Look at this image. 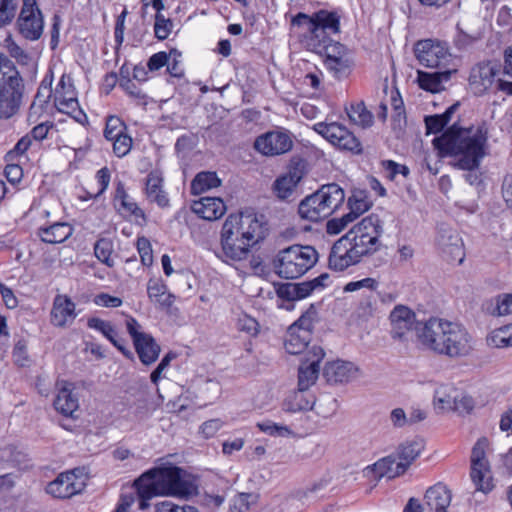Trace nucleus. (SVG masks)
Returning <instances> with one entry per match:
<instances>
[{"mask_svg":"<svg viewBox=\"0 0 512 512\" xmlns=\"http://www.w3.org/2000/svg\"><path fill=\"white\" fill-rule=\"evenodd\" d=\"M19 33L27 40L36 41L44 29V19L36 0H23L17 20Z\"/></svg>","mask_w":512,"mask_h":512,"instance_id":"nucleus-16","label":"nucleus"},{"mask_svg":"<svg viewBox=\"0 0 512 512\" xmlns=\"http://www.w3.org/2000/svg\"><path fill=\"white\" fill-rule=\"evenodd\" d=\"M317 315V310L314 304H310L309 308L295 321L292 325H296L298 329H306L312 332L313 321Z\"/></svg>","mask_w":512,"mask_h":512,"instance_id":"nucleus-64","label":"nucleus"},{"mask_svg":"<svg viewBox=\"0 0 512 512\" xmlns=\"http://www.w3.org/2000/svg\"><path fill=\"white\" fill-rule=\"evenodd\" d=\"M133 345L141 363L146 366L153 364L161 352L160 345L151 334H146Z\"/></svg>","mask_w":512,"mask_h":512,"instance_id":"nucleus-36","label":"nucleus"},{"mask_svg":"<svg viewBox=\"0 0 512 512\" xmlns=\"http://www.w3.org/2000/svg\"><path fill=\"white\" fill-rule=\"evenodd\" d=\"M307 173L306 160L294 157L290 160L285 174L276 178L273 183V192L280 200H289L296 192L298 184Z\"/></svg>","mask_w":512,"mask_h":512,"instance_id":"nucleus-14","label":"nucleus"},{"mask_svg":"<svg viewBox=\"0 0 512 512\" xmlns=\"http://www.w3.org/2000/svg\"><path fill=\"white\" fill-rule=\"evenodd\" d=\"M23 84L20 76L0 86V118L12 117L20 108Z\"/></svg>","mask_w":512,"mask_h":512,"instance_id":"nucleus-21","label":"nucleus"},{"mask_svg":"<svg viewBox=\"0 0 512 512\" xmlns=\"http://www.w3.org/2000/svg\"><path fill=\"white\" fill-rule=\"evenodd\" d=\"M320 194L316 192L306 196L298 206L299 216L310 222H318L329 217L327 211L322 206Z\"/></svg>","mask_w":512,"mask_h":512,"instance_id":"nucleus-28","label":"nucleus"},{"mask_svg":"<svg viewBox=\"0 0 512 512\" xmlns=\"http://www.w3.org/2000/svg\"><path fill=\"white\" fill-rule=\"evenodd\" d=\"M222 180L215 171H201L194 175V195L219 188Z\"/></svg>","mask_w":512,"mask_h":512,"instance_id":"nucleus-43","label":"nucleus"},{"mask_svg":"<svg viewBox=\"0 0 512 512\" xmlns=\"http://www.w3.org/2000/svg\"><path fill=\"white\" fill-rule=\"evenodd\" d=\"M451 240L452 242L441 253L447 261L462 264L465 258L463 241L460 236H453Z\"/></svg>","mask_w":512,"mask_h":512,"instance_id":"nucleus-50","label":"nucleus"},{"mask_svg":"<svg viewBox=\"0 0 512 512\" xmlns=\"http://www.w3.org/2000/svg\"><path fill=\"white\" fill-rule=\"evenodd\" d=\"M315 192L321 195L322 206L329 216L338 210L345 201V192L336 183L323 185Z\"/></svg>","mask_w":512,"mask_h":512,"instance_id":"nucleus-29","label":"nucleus"},{"mask_svg":"<svg viewBox=\"0 0 512 512\" xmlns=\"http://www.w3.org/2000/svg\"><path fill=\"white\" fill-rule=\"evenodd\" d=\"M487 345L494 348L512 346V323L493 330L486 338Z\"/></svg>","mask_w":512,"mask_h":512,"instance_id":"nucleus-46","label":"nucleus"},{"mask_svg":"<svg viewBox=\"0 0 512 512\" xmlns=\"http://www.w3.org/2000/svg\"><path fill=\"white\" fill-rule=\"evenodd\" d=\"M390 336L393 340L407 343L416 335V326L419 322L415 312L405 305H396L389 315Z\"/></svg>","mask_w":512,"mask_h":512,"instance_id":"nucleus-13","label":"nucleus"},{"mask_svg":"<svg viewBox=\"0 0 512 512\" xmlns=\"http://www.w3.org/2000/svg\"><path fill=\"white\" fill-rule=\"evenodd\" d=\"M140 507L155 496H182L187 493L183 470L170 463L159 465L143 473L134 481Z\"/></svg>","mask_w":512,"mask_h":512,"instance_id":"nucleus-3","label":"nucleus"},{"mask_svg":"<svg viewBox=\"0 0 512 512\" xmlns=\"http://www.w3.org/2000/svg\"><path fill=\"white\" fill-rule=\"evenodd\" d=\"M457 391L449 386H441L436 389L434 395L435 408L442 411H453Z\"/></svg>","mask_w":512,"mask_h":512,"instance_id":"nucleus-45","label":"nucleus"},{"mask_svg":"<svg viewBox=\"0 0 512 512\" xmlns=\"http://www.w3.org/2000/svg\"><path fill=\"white\" fill-rule=\"evenodd\" d=\"M487 311L493 316H505L512 313V294H500L496 296L487 307Z\"/></svg>","mask_w":512,"mask_h":512,"instance_id":"nucleus-47","label":"nucleus"},{"mask_svg":"<svg viewBox=\"0 0 512 512\" xmlns=\"http://www.w3.org/2000/svg\"><path fill=\"white\" fill-rule=\"evenodd\" d=\"M18 76L19 73L16 70L13 62L3 54H0V86L6 84L8 81Z\"/></svg>","mask_w":512,"mask_h":512,"instance_id":"nucleus-58","label":"nucleus"},{"mask_svg":"<svg viewBox=\"0 0 512 512\" xmlns=\"http://www.w3.org/2000/svg\"><path fill=\"white\" fill-rule=\"evenodd\" d=\"M323 47L319 49H309L310 51L324 56L325 67L333 73L336 78L347 76L353 65L349 56V49L338 41L328 40L322 43Z\"/></svg>","mask_w":512,"mask_h":512,"instance_id":"nucleus-11","label":"nucleus"},{"mask_svg":"<svg viewBox=\"0 0 512 512\" xmlns=\"http://www.w3.org/2000/svg\"><path fill=\"white\" fill-rule=\"evenodd\" d=\"M444 73H427L423 71H418V84L419 87L425 91H429L432 93L438 92L441 88L442 83V75Z\"/></svg>","mask_w":512,"mask_h":512,"instance_id":"nucleus-51","label":"nucleus"},{"mask_svg":"<svg viewBox=\"0 0 512 512\" xmlns=\"http://www.w3.org/2000/svg\"><path fill=\"white\" fill-rule=\"evenodd\" d=\"M489 128L486 121L467 128L454 123L433 139L442 156H460L457 166L462 170H477L489 154Z\"/></svg>","mask_w":512,"mask_h":512,"instance_id":"nucleus-1","label":"nucleus"},{"mask_svg":"<svg viewBox=\"0 0 512 512\" xmlns=\"http://www.w3.org/2000/svg\"><path fill=\"white\" fill-rule=\"evenodd\" d=\"M175 151L182 167L184 181L187 183L190 172V162L192 160V135L190 133L184 134L177 139Z\"/></svg>","mask_w":512,"mask_h":512,"instance_id":"nucleus-38","label":"nucleus"},{"mask_svg":"<svg viewBox=\"0 0 512 512\" xmlns=\"http://www.w3.org/2000/svg\"><path fill=\"white\" fill-rule=\"evenodd\" d=\"M226 212V206L220 197H202L194 200V214L207 221H215Z\"/></svg>","mask_w":512,"mask_h":512,"instance_id":"nucleus-26","label":"nucleus"},{"mask_svg":"<svg viewBox=\"0 0 512 512\" xmlns=\"http://www.w3.org/2000/svg\"><path fill=\"white\" fill-rule=\"evenodd\" d=\"M325 356L324 350L319 346H313L308 352L307 358L298 370V388L308 390L317 380L320 371V362Z\"/></svg>","mask_w":512,"mask_h":512,"instance_id":"nucleus-23","label":"nucleus"},{"mask_svg":"<svg viewBox=\"0 0 512 512\" xmlns=\"http://www.w3.org/2000/svg\"><path fill=\"white\" fill-rule=\"evenodd\" d=\"M54 105L59 112L71 116L79 123H83L87 119L86 114L79 106L73 79L68 74H63L56 85Z\"/></svg>","mask_w":512,"mask_h":512,"instance_id":"nucleus-10","label":"nucleus"},{"mask_svg":"<svg viewBox=\"0 0 512 512\" xmlns=\"http://www.w3.org/2000/svg\"><path fill=\"white\" fill-rule=\"evenodd\" d=\"M489 440L479 438L472 447L470 456V478L477 491L488 494L494 488L490 462L487 458Z\"/></svg>","mask_w":512,"mask_h":512,"instance_id":"nucleus-7","label":"nucleus"},{"mask_svg":"<svg viewBox=\"0 0 512 512\" xmlns=\"http://www.w3.org/2000/svg\"><path fill=\"white\" fill-rule=\"evenodd\" d=\"M329 275L320 274L318 277L298 283H281L276 287L278 298L288 302L286 309L290 310L294 307L293 302L309 297L314 291H320L326 287V281Z\"/></svg>","mask_w":512,"mask_h":512,"instance_id":"nucleus-12","label":"nucleus"},{"mask_svg":"<svg viewBox=\"0 0 512 512\" xmlns=\"http://www.w3.org/2000/svg\"><path fill=\"white\" fill-rule=\"evenodd\" d=\"M501 73V65L493 62H480L470 72L469 83L476 93L483 94L497 82L496 77Z\"/></svg>","mask_w":512,"mask_h":512,"instance_id":"nucleus-22","label":"nucleus"},{"mask_svg":"<svg viewBox=\"0 0 512 512\" xmlns=\"http://www.w3.org/2000/svg\"><path fill=\"white\" fill-rule=\"evenodd\" d=\"M114 201L116 204H119L120 210L130 216H133L137 223L143 224L146 222L144 211L128 195L122 182H118L117 184Z\"/></svg>","mask_w":512,"mask_h":512,"instance_id":"nucleus-31","label":"nucleus"},{"mask_svg":"<svg viewBox=\"0 0 512 512\" xmlns=\"http://www.w3.org/2000/svg\"><path fill=\"white\" fill-rule=\"evenodd\" d=\"M75 317V303L65 295H57L51 310V323L54 326L63 327L68 322H72Z\"/></svg>","mask_w":512,"mask_h":512,"instance_id":"nucleus-27","label":"nucleus"},{"mask_svg":"<svg viewBox=\"0 0 512 512\" xmlns=\"http://www.w3.org/2000/svg\"><path fill=\"white\" fill-rule=\"evenodd\" d=\"M111 141L113 142V152L117 157L126 156L132 148V138L127 133Z\"/></svg>","mask_w":512,"mask_h":512,"instance_id":"nucleus-63","label":"nucleus"},{"mask_svg":"<svg viewBox=\"0 0 512 512\" xmlns=\"http://www.w3.org/2000/svg\"><path fill=\"white\" fill-rule=\"evenodd\" d=\"M314 130L341 151L352 155L363 153L361 141L340 123L319 122L314 125Z\"/></svg>","mask_w":512,"mask_h":512,"instance_id":"nucleus-8","label":"nucleus"},{"mask_svg":"<svg viewBox=\"0 0 512 512\" xmlns=\"http://www.w3.org/2000/svg\"><path fill=\"white\" fill-rule=\"evenodd\" d=\"M256 426L260 431L270 436H286L291 434L289 427L285 425H279L270 420L258 422Z\"/></svg>","mask_w":512,"mask_h":512,"instance_id":"nucleus-60","label":"nucleus"},{"mask_svg":"<svg viewBox=\"0 0 512 512\" xmlns=\"http://www.w3.org/2000/svg\"><path fill=\"white\" fill-rule=\"evenodd\" d=\"M137 250L144 266H151L153 263V251L150 241L146 237H139L137 239Z\"/></svg>","mask_w":512,"mask_h":512,"instance_id":"nucleus-61","label":"nucleus"},{"mask_svg":"<svg viewBox=\"0 0 512 512\" xmlns=\"http://www.w3.org/2000/svg\"><path fill=\"white\" fill-rule=\"evenodd\" d=\"M452 321L439 317H430L416 326V339L427 350L438 355V343H441L446 336V330L451 326Z\"/></svg>","mask_w":512,"mask_h":512,"instance_id":"nucleus-15","label":"nucleus"},{"mask_svg":"<svg viewBox=\"0 0 512 512\" xmlns=\"http://www.w3.org/2000/svg\"><path fill=\"white\" fill-rule=\"evenodd\" d=\"M194 383L197 386V394L195 395L197 402L194 405H197L199 408L213 403L220 396L221 386L218 381L199 378L197 380L194 379Z\"/></svg>","mask_w":512,"mask_h":512,"instance_id":"nucleus-32","label":"nucleus"},{"mask_svg":"<svg viewBox=\"0 0 512 512\" xmlns=\"http://www.w3.org/2000/svg\"><path fill=\"white\" fill-rule=\"evenodd\" d=\"M451 499V491L442 483H437L428 488L425 493L426 504L430 509L435 511H447Z\"/></svg>","mask_w":512,"mask_h":512,"instance_id":"nucleus-35","label":"nucleus"},{"mask_svg":"<svg viewBox=\"0 0 512 512\" xmlns=\"http://www.w3.org/2000/svg\"><path fill=\"white\" fill-rule=\"evenodd\" d=\"M310 340V331L298 329L296 325H291L287 330L284 347L289 354H301L306 350Z\"/></svg>","mask_w":512,"mask_h":512,"instance_id":"nucleus-33","label":"nucleus"},{"mask_svg":"<svg viewBox=\"0 0 512 512\" xmlns=\"http://www.w3.org/2000/svg\"><path fill=\"white\" fill-rule=\"evenodd\" d=\"M341 16L336 10L319 9L311 15L298 12L290 19V30L301 36L307 49H319L341 32Z\"/></svg>","mask_w":512,"mask_h":512,"instance_id":"nucleus-4","label":"nucleus"},{"mask_svg":"<svg viewBox=\"0 0 512 512\" xmlns=\"http://www.w3.org/2000/svg\"><path fill=\"white\" fill-rule=\"evenodd\" d=\"M444 336L445 339L437 346L440 349L439 356L459 359L467 357L472 352V336L463 325L452 322Z\"/></svg>","mask_w":512,"mask_h":512,"instance_id":"nucleus-9","label":"nucleus"},{"mask_svg":"<svg viewBox=\"0 0 512 512\" xmlns=\"http://www.w3.org/2000/svg\"><path fill=\"white\" fill-rule=\"evenodd\" d=\"M414 51L419 63L427 68L441 67L448 57L447 48L442 43L431 39L418 41Z\"/></svg>","mask_w":512,"mask_h":512,"instance_id":"nucleus-20","label":"nucleus"},{"mask_svg":"<svg viewBox=\"0 0 512 512\" xmlns=\"http://www.w3.org/2000/svg\"><path fill=\"white\" fill-rule=\"evenodd\" d=\"M364 472L366 476L371 474L376 480L383 477L392 479L405 473V467L398 462L396 456L388 455L367 466Z\"/></svg>","mask_w":512,"mask_h":512,"instance_id":"nucleus-24","label":"nucleus"},{"mask_svg":"<svg viewBox=\"0 0 512 512\" xmlns=\"http://www.w3.org/2000/svg\"><path fill=\"white\" fill-rule=\"evenodd\" d=\"M52 81L53 74L50 72L49 75H46L42 80L38 91L35 95L34 101L32 103V108L38 105L40 108H43L44 105L48 103L51 97L54 98V91L52 90Z\"/></svg>","mask_w":512,"mask_h":512,"instance_id":"nucleus-48","label":"nucleus"},{"mask_svg":"<svg viewBox=\"0 0 512 512\" xmlns=\"http://www.w3.org/2000/svg\"><path fill=\"white\" fill-rule=\"evenodd\" d=\"M163 178L157 171H152L146 178L145 193L150 202L164 208L169 205V198L162 187Z\"/></svg>","mask_w":512,"mask_h":512,"instance_id":"nucleus-34","label":"nucleus"},{"mask_svg":"<svg viewBox=\"0 0 512 512\" xmlns=\"http://www.w3.org/2000/svg\"><path fill=\"white\" fill-rule=\"evenodd\" d=\"M237 329L250 336H256L259 332V323L247 314H242L237 319Z\"/></svg>","mask_w":512,"mask_h":512,"instance_id":"nucleus-62","label":"nucleus"},{"mask_svg":"<svg viewBox=\"0 0 512 512\" xmlns=\"http://www.w3.org/2000/svg\"><path fill=\"white\" fill-rule=\"evenodd\" d=\"M196 477L194 476V502L211 509L220 507L224 502V497L220 495H212L207 492L201 494L197 484L195 483Z\"/></svg>","mask_w":512,"mask_h":512,"instance_id":"nucleus-54","label":"nucleus"},{"mask_svg":"<svg viewBox=\"0 0 512 512\" xmlns=\"http://www.w3.org/2000/svg\"><path fill=\"white\" fill-rule=\"evenodd\" d=\"M383 232V221L372 213L355 224L344 236L363 259L380 250Z\"/></svg>","mask_w":512,"mask_h":512,"instance_id":"nucleus-6","label":"nucleus"},{"mask_svg":"<svg viewBox=\"0 0 512 512\" xmlns=\"http://www.w3.org/2000/svg\"><path fill=\"white\" fill-rule=\"evenodd\" d=\"M423 448L424 444L421 439L406 441L399 446L396 458L401 465H404L405 471L420 455Z\"/></svg>","mask_w":512,"mask_h":512,"instance_id":"nucleus-41","label":"nucleus"},{"mask_svg":"<svg viewBox=\"0 0 512 512\" xmlns=\"http://www.w3.org/2000/svg\"><path fill=\"white\" fill-rule=\"evenodd\" d=\"M356 371L353 363L337 360L326 364L324 376L329 383H344L352 379Z\"/></svg>","mask_w":512,"mask_h":512,"instance_id":"nucleus-30","label":"nucleus"},{"mask_svg":"<svg viewBox=\"0 0 512 512\" xmlns=\"http://www.w3.org/2000/svg\"><path fill=\"white\" fill-rule=\"evenodd\" d=\"M347 204L350 210L348 213L354 219L366 212L371 206V202L367 200L363 192L354 193L348 198Z\"/></svg>","mask_w":512,"mask_h":512,"instance_id":"nucleus-52","label":"nucleus"},{"mask_svg":"<svg viewBox=\"0 0 512 512\" xmlns=\"http://www.w3.org/2000/svg\"><path fill=\"white\" fill-rule=\"evenodd\" d=\"M263 224L253 214L229 215L221 230V251L224 261H241L248 257L250 248L263 240Z\"/></svg>","mask_w":512,"mask_h":512,"instance_id":"nucleus-2","label":"nucleus"},{"mask_svg":"<svg viewBox=\"0 0 512 512\" xmlns=\"http://www.w3.org/2000/svg\"><path fill=\"white\" fill-rule=\"evenodd\" d=\"M307 391L298 388L297 392L285 400L284 410L292 413L311 410L315 404V397Z\"/></svg>","mask_w":512,"mask_h":512,"instance_id":"nucleus-40","label":"nucleus"},{"mask_svg":"<svg viewBox=\"0 0 512 512\" xmlns=\"http://www.w3.org/2000/svg\"><path fill=\"white\" fill-rule=\"evenodd\" d=\"M459 107V103L449 106L442 114L426 116L424 121L427 134H438L450 122L453 114Z\"/></svg>","mask_w":512,"mask_h":512,"instance_id":"nucleus-42","label":"nucleus"},{"mask_svg":"<svg viewBox=\"0 0 512 512\" xmlns=\"http://www.w3.org/2000/svg\"><path fill=\"white\" fill-rule=\"evenodd\" d=\"M149 299L163 308H169L174 302V295L167 291V287L160 279H150L147 283Z\"/></svg>","mask_w":512,"mask_h":512,"instance_id":"nucleus-39","label":"nucleus"},{"mask_svg":"<svg viewBox=\"0 0 512 512\" xmlns=\"http://www.w3.org/2000/svg\"><path fill=\"white\" fill-rule=\"evenodd\" d=\"M125 130L126 125L120 117L110 115L106 118V125L104 129V137L106 140L111 141L112 139L123 135Z\"/></svg>","mask_w":512,"mask_h":512,"instance_id":"nucleus-53","label":"nucleus"},{"mask_svg":"<svg viewBox=\"0 0 512 512\" xmlns=\"http://www.w3.org/2000/svg\"><path fill=\"white\" fill-rule=\"evenodd\" d=\"M292 147V135L285 129L268 131L254 141V148L265 156L282 155L289 152Z\"/></svg>","mask_w":512,"mask_h":512,"instance_id":"nucleus-18","label":"nucleus"},{"mask_svg":"<svg viewBox=\"0 0 512 512\" xmlns=\"http://www.w3.org/2000/svg\"><path fill=\"white\" fill-rule=\"evenodd\" d=\"M86 486V478L81 469H74L58 475L51 481L46 492L55 498L66 499L80 493Z\"/></svg>","mask_w":512,"mask_h":512,"instance_id":"nucleus-17","label":"nucleus"},{"mask_svg":"<svg viewBox=\"0 0 512 512\" xmlns=\"http://www.w3.org/2000/svg\"><path fill=\"white\" fill-rule=\"evenodd\" d=\"M73 233V228L65 222H57L47 227H40L38 235L41 240L49 244L62 243Z\"/></svg>","mask_w":512,"mask_h":512,"instance_id":"nucleus-37","label":"nucleus"},{"mask_svg":"<svg viewBox=\"0 0 512 512\" xmlns=\"http://www.w3.org/2000/svg\"><path fill=\"white\" fill-rule=\"evenodd\" d=\"M346 113L351 122L363 128L370 127L373 124V114L362 101L351 104L346 108Z\"/></svg>","mask_w":512,"mask_h":512,"instance_id":"nucleus-44","label":"nucleus"},{"mask_svg":"<svg viewBox=\"0 0 512 512\" xmlns=\"http://www.w3.org/2000/svg\"><path fill=\"white\" fill-rule=\"evenodd\" d=\"M56 386L58 393L53 402L55 409L66 417H72L79 407L78 397L73 393V384L67 381H59Z\"/></svg>","mask_w":512,"mask_h":512,"instance_id":"nucleus-25","label":"nucleus"},{"mask_svg":"<svg viewBox=\"0 0 512 512\" xmlns=\"http://www.w3.org/2000/svg\"><path fill=\"white\" fill-rule=\"evenodd\" d=\"M362 261L357 249L351 245L345 236L339 238L331 247L328 266L331 270L342 272L350 266L357 265Z\"/></svg>","mask_w":512,"mask_h":512,"instance_id":"nucleus-19","label":"nucleus"},{"mask_svg":"<svg viewBox=\"0 0 512 512\" xmlns=\"http://www.w3.org/2000/svg\"><path fill=\"white\" fill-rule=\"evenodd\" d=\"M17 7L18 0H0V28L13 21Z\"/></svg>","mask_w":512,"mask_h":512,"instance_id":"nucleus-55","label":"nucleus"},{"mask_svg":"<svg viewBox=\"0 0 512 512\" xmlns=\"http://www.w3.org/2000/svg\"><path fill=\"white\" fill-rule=\"evenodd\" d=\"M355 219L349 214H345L339 218L329 219L326 223V232L329 235H337L342 232L349 223Z\"/></svg>","mask_w":512,"mask_h":512,"instance_id":"nucleus-59","label":"nucleus"},{"mask_svg":"<svg viewBox=\"0 0 512 512\" xmlns=\"http://www.w3.org/2000/svg\"><path fill=\"white\" fill-rule=\"evenodd\" d=\"M173 29V22L163 14L155 15L154 34L159 40H165L169 37Z\"/></svg>","mask_w":512,"mask_h":512,"instance_id":"nucleus-56","label":"nucleus"},{"mask_svg":"<svg viewBox=\"0 0 512 512\" xmlns=\"http://www.w3.org/2000/svg\"><path fill=\"white\" fill-rule=\"evenodd\" d=\"M113 253V242L108 238H100L94 245V254L96 258L107 265L114 266V260L111 257Z\"/></svg>","mask_w":512,"mask_h":512,"instance_id":"nucleus-49","label":"nucleus"},{"mask_svg":"<svg viewBox=\"0 0 512 512\" xmlns=\"http://www.w3.org/2000/svg\"><path fill=\"white\" fill-rule=\"evenodd\" d=\"M87 326L91 329H95L101 332L109 341L113 340L114 336H117V332L113 325L110 322L102 320L100 318H89L87 321Z\"/></svg>","mask_w":512,"mask_h":512,"instance_id":"nucleus-57","label":"nucleus"},{"mask_svg":"<svg viewBox=\"0 0 512 512\" xmlns=\"http://www.w3.org/2000/svg\"><path fill=\"white\" fill-rule=\"evenodd\" d=\"M318 257L314 247L295 244L278 252L273 260L274 271L281 278L296 279L313 268Z\"/></svg>","mask_w":512,"mask_h":512,"instance_id":"nucleus-5","label":"nucleus"}]
</instances>
